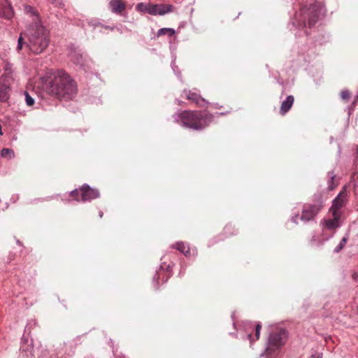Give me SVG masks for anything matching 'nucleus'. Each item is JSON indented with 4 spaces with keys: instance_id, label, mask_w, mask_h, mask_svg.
<instances>
[{
    "instance_id": "obj_1",
    "label": "nucleus",
    "mask_w": 358,
    "mask_h": 358,
    "mask_svg": "<svg viewBox=\"0 0 358 358\" xmlns=\"http://www.w3.org/2000/svg\"><path fill=\"white\" fill-rule=\"evenodd\" d=\"M43 88L49 95L64 100L73 99L78 92L76 82L63 70L52 72L43 83Z\"/></svg>"
},
{
    "instance_id": "obj_2",
    "label": "nucleus",
    "mask_w": 358,
    "mask_h": 358,
    "mask_svg": "<svg viewBox=\"0 0 358 358\" xmlns=\"http://www.w3.org/2000/svg\"><path fill=\"white\" fill-rule=\"evenodd\" d=\"M25 36L28 38L27 48L36 55L43 52L50 43L49 31L40 22L30 24Z\"/></svg>"
},
{
    "instance_id": "obj_3",
    "label": "nucleus",
    "mask_w": 358,
    "mask_h": 358,
    "mask_svg": "<svg viewBox=\"0 0 358 358\" xmlns=\"http://www.w3.org/2000/svg\"><path fill=\"white\" fill-rule=\"evenodd\" d=\"M325 12L324 7L320 2L310 4L308 7L303 6L296 13L293 24L299 28H311Z\"/></svg>"
},
{
    "instance_id": "obj_4",
    "label": "nucleus",
    "mask_w": 358,
    "mask_h": 358,
    "mask_svg": "<svg viewBox=\"0 0 358 358\" xmlns=\"http://www.w3.org/2000/svg\"><path fill=\"white\" fill-rule=\"evenodd\" d=\"M214 115L207 111L184 110L178 115L176 119L180 122L183 127L201 130L208 127L213 122Z\"/></svg>"
},
{
    "instance_id": "obj_5",
    "label": "nucleus",
    "mask_w": 358,
    "mask_h": 358,
    "mask_svg": "<svg viewBox=\"0 0 358 358\" xmlns=\"http://www.w3.org/2000/svg\"><path fill=\"white\" fill-rule=\"evenodd\" d=\"M287 333L285 329H279L270 334L264 355L266 358H275L277 352L285 344Z\"/></svg>"
},
{
    "instance_id": "obj_6",
    "label": "nucleus",
    "mask_w": 358,
    "mask_h": 358,
    "mask_svg": "<svg viewBox=\"0 0 358 358\" xmlns=\"http://www.w3.org/2000/svg\"><path fill=\"white\" fill-rule=\"evenodd\" d=\"M322 208V201L321 200L313 204L304 205L301 215L299 214L292 216L291 220L297 224L299 219L304 222H309L315 218Z\"/></svg>"
},
{
    "instance_id": "obj_7",
    "label": "nucleus",
    "mask_w": 358,
    "mask_h": 358,
    "mask_svg": "<svg viewBox=\"0 0 358 358\" xmlns=\"http://www.w3.org/2000/svg\"><path fill=\"white\" fill-rule=\"evenodd\" d=\"M145 11L153 15H163L173 11V6L171 4H152L145 7Z\"/></svg>"
},
{
    "instance_id": "obj_8",
    "label": "nucleus",
    "mask_w": 358,
    "mask_h": 358,
    "mask_svg": "<svg viewBox=\"0 0 358 358\" xmlns=\"http://www.w3.org/2000/svg\"><path fill=\"white\" fill-rule=\"evenodd\" d=\"M80 192L82 201H88L92 199H96L99 197V192L96 189L91 188L88 185H83L82 187L80 188ZM77 201H80L79 199H76Z\"/></svg>"
},
{
    "instance_id": "obj_9",
    "label": "nucleus",
    "mask_w": 358,
    "mask_h": 358,
    "mask_svg": "<svg viewBox=\"0 0 358 358\" xmlns=\"http://www.w3.org/2000/svg\"><path fill=\"white\" fill-rule=\"evenodd\" d=\"M331 213L333 216L332 219H324L321 222L324 229L334 230L340 227L341 213L336 212H333Z\"/></svg>"
},
{
    "instance_id": "obj_10",
    "label": "nucleus",
    "mask_w": 358,
    "mask_h": 358,
    "mask_svg": "<svg viewBox=\"0 0 358 358\" xmlns=\"http://www.w3.org/2000/svg\"><path fill=\"white\" fill-rule=\"evenodd\" d=\"M183 93L186 95L188 100L194 102L196 105L200 107H205L208 104L205 99L202 98L200 94L191 90H185Z\"/></svg>"
},
{
    "instance_id": "obj_11",
    "label": "nucleus",
    "mask_w": 358,
    "mask_h": 358,
    "mask_svg": "<svg viewBox=\"0 0 358 358\" xmlns=\"http://www.w3.org/2000/svg\"><path fill=\"white\" fill-rule=\"evenodd\" d=\"M347 194L345 192H340L337 196L334 199L332 202V206L330 208V211L331 213L336 212L340 213L339 210L342 208L346 201Z\"/></svg>"
},
{
    "instance_id": "obj_12",
    "label": "nucleus",
    "mask_w": 358,
    "mask_h": 358,
    "mask_svg": "<svg viewBox=\"0 0 358 358\" xmlns=\"http://www.w3.org/2000/svg\"><path fill=\"white\" fill-rule=\"evenodd\" d=\"M13 15V8L8 0H0V16L10 19Z\"/></svg>"
},
{
    "instance_id": "obj_13",
    "label": "nucleus",
    "mask_w": 358,
    "mask_h": 358,
    "mask_svg": "<svg viewBox=\"0 0 358 358\" xmlns=\"http://www.w3.org/2000/svg\"><path fill=\"white\" fill-rule=\"evenodd\" d=\"M21 349V355L24 358H44V357L47 355V353L45 352L44 355L41 357L38 356V354L41 352V350L38 348L35 349L33 347L31 348H29L28 347L25 348L24 344L22 345Z\"/></svg>"
},
{
    "instance_id": "obj_14",
    "label": "nucleus",
    "mask_w": 358,
    "mask_h": 358,
    "mask_svg": "<svg viewBox=\"0 0 358 358\" xmlns=\"http://www.w3.org/2000/svg\"><path fill=\"white\" fill-rule=\"evenodd\" d=\"M111 11L120 15L126 8V5L121 0H110L109 3Z\"/></svg>"
},
{
    "instance_id": "obj_15",
    "label": "nucleus",
    "mask_w": 358,
    "mask_h": 358,
    "mask_svg": "<svg viewBox=\"0 0 358 358\" xmlns=\"http://www.w3.org/2000/svg\"><path fill=\"white\" fill-rule=\"evenodd\" d=\"M294 98L292 95H289L286 97L280 106V113L282 115L286 114L293 105Z\"/></svg>"
},
{
    "instance_id": "obj_16",
    "label": "nucleus",
    "mask_w": 358,
    "mask_h": 358,
    "mask_svg": "<svg viewBox=\"0 0 358 358\" xmlns=\"http://www.w3.org/2000/svg\"><path fill=\"white\" fill-rule=\"evenodd\" d=\"M10 87L0 81V102L6 101L9 98Z\"/></svg>"
},
{
    "instance_id": "obj_17",
    "label": "nucleus",
    "mask_w": 358,
    "mask_h": 358,
    "mask_svg": "<svg viewBox=\"0 0 358 358\" xmlns=\"http://www.w3.org/2000/svg\"><path fill=\"white\" fill-rule=\"evenodd\" d=\"M173 248L182 252L186 257H189L191 255L189 246L186 245L183 242H177L173 245Z\"/></svg>"
},
{
    "instance_id": "obj_18",
    "label": "nucleus",
    "mask_w": 358,
    "mask_h": 358,
    "mask_svg": "<svg viewBox=\"0 0 358 358\" xmlns=\"http://www.w3.org/2000/svg\"><path fill=\"white\" fill-rule=\"evenodd\" d=\"M71 60L76 65H79L80 66H83V56L77 52L71 53Z\"/></svg>"
},
{
    "instance_id": "obj_19",
    "label": "nucleus",
    "mask_w": 358,
    "mask_h": 358,
    "mask_svg": "<svg viewBox=\"0 0 358 358\" xmlns=\"http://www.w3.org/2000/svg\"><path fill=\"white\" fill-rule=\"evenodd\" d=\"M1 156L3 158L10 159L14 158L15 154L12 149L3 148L1 151Z\"/></svg>"
},
{
    "instance_id": "obj_20",
    "label": "nucleus",
    "mask_w": 358,
    "mask_h": 358,
    "mask_svg": "<svg viewBox=\"0 0 358 358\" xmlns=\"http://www.w3.org/2000/svg\"><path fill=\"white\" fill-rule=\"evenodd\" d=\"M175 34V30L171 28H162L158 30L157 33V36H160L162 35H168L169 36H173Z\"/></svg>"
},
{
    "instance_id": "obj_21",
    "label": "nucleus",
    "mask_w": 358,
    "mask_h": 358,
    "mask_svg": "<svg viewBox=\"0 0 358 358\" xmlns=\"http://www.w3.org/2000/svg\"><path fill=\"white\" fill-rule=\"evenodd\" d=\"M348 236H344L341 239V241H340L338 245L334 248V252L338 253L341 250H343V248L345 247V244H346V243L348 241Z\"/></svg>"
},
{
    "instance_id": "obj_22",
    "label": "nucleus",
    "mask_w": 358,
    "mask_h": 358,
    "mask_svg": "<svg viewBox=\"0 0 358 358\" xmlns=\"http://www.w3.org/2000/svg\"><path fill=\"white\" fill-rule=\"evenodd\" d=\"M27 44H28V43H27L24 41V38L22 37V34H20V37L18 38V40H17V45L16 47V50L17 52H20L24 46L27 48Z\"/></svg>"
},
{
    "instance_id": "obj_23",
    "label": "nucleus",
    "mask_w": 358,
    "mask_h": 358,
    "mask_svg": "<svg viewBox=\"0 0 358 358\" xmlns=\"http://www.w3.org/2000/svg\"><path fill=\"white\" fill-rule=\"evenodd\" d=\"M328 176L330 178V180L329 181V189L330 190H332V189H334V187L336 186V185H334V180L335 179L336 176L334 173V172H329L328 173Z\"/></svg>"
},
{
    "instance_id": "obj_24",
    "label": "nucleus",
    "mask_w": 358,
    "mask_h": 358,
    "mask_svg": "<svg viewBox=\"0 0 358 358\" xmlns=\"http://www.w3.org/2000/svg\"><path fill=\"white\" fill-rule=\"evenodd\" d=\"M25 101L27 106H31L34 103V99L32 98L27 92H24Z\"/></svg>"
},
{
    "instance_id": "obj_25",
    "label": "nucleus",
    "mask_w": 358,
    "mask_h": 358,
    "mask_svg": "<svg viewBox=\"0 0 358 358\" xmlns=\"http://www.w3.org/2000/svg\"><path fill=\"white\" fill-rule=\"evenodd\" d=\"M25 10L27 12V13H31L33 15H35L36 16V22H40L38 20V15L36 14V11L34 10V9L33 8V7L30 6H27L25 7Z\"/></svg>"
},
{
    "instance_id": "obj_26",
    "label": "nucleus",
    "mask_w": 358,
    "mask_h": 358,
    "mask_svg": "<svg viewBox=\"0 0 358 358\" xmlns=\"http://www.w3.org/2000/svg\"><path fill=\"white\" fill-rule=\"evenodd\" d=\"M350 93L348 90H345L341 92V96L343 100H347L350 98Z\"/></svg>"
},
{
    "instance_id": "obj_27",
    "label": "nucleus",
    "mask_w": 358,
    "mask_h": 358,
    "mask_svg": "<svg viewBox=\"0 0 358 358\" xmlns=\"http://www.w3.org/2000/svg\"><path fill=\"white\" fill-rule=\"evenodd\" d=\"M261 329H262L261 324L260 323H257L255 325V337H256V339H259V338Z\"/></svg>"
},
{
    "instance_id": "obj_28",
    "label": "nucleus",
    "mask_w": 358,
    "mask_h": 358,
    "mask_svg": "<svg viewBox=\"0 0 358 358\" xmlns=\"http://www.w3.org/2000/svg\"><path fill=\"white\" fill-rule=\"evenodd\" d=\"M309 358H322V353L315 352Z\"/></svg>"
},
{
    "instance_id": "obj_29",
    "label": "nucleus",
    "mask_w": 358,
    "mask_h": 358,
    "mask_svg": "<svg viewBox=\"0 0 358 358\" xmlns=\"http://www.w3.org/2000/svg\"><path fill=\"white\" fill-rule=\"evenodd\" d=\"M136 7H137L138 10H141V11L145 10V11L146 6H144V5L142 3H138Z\"/></svg>"
},
{
    "instance_id": "obj_30",
    "label": "nucleus",
    "mask_w": 358,
    "mask_h": 358,
    "mask_svg": "<svg viewBox=\"0 0 358 358\" xmlns=\"http://www.w3.org/2000/svg\"><path fill=\"white\" fill-rule=\"evenodd\" d=\"M78 189H74V190H73V191H71V195L72 196H77V195H78Z\"/></svg>"
},
{
    "instance_id": "obj_31",
    "label": "nucleus",
    "mask_w": 358,
    "mask_h": 358,
    "mask_svg": "<svg viewBox=\"0 0 358 358\" xmlns=\"http://www.w3.org/2000/svg\"><path fill=\"white\" fill-rule=\"evenodd\" d=\"M10 69V64H7L5 67V71H8Z\"/></svg>"
},
{
    "instance_id": "obj_32",
    "label": "nucleus",
    "mask_w": 358,
    "mask_h": 358,
    "mask_svg": "<svg viewBox=\"0 0 358 358\" xmlns=\"http://www.w3.org/2000/svg\"><path fill=\"white\" fill-rule=\"evenodd\" d=\"M353 278L355 280H357L358 278V273H354L353 274Z\"/></svg>"
},
{
    "instance_id": "obj_33",
    "label": "nucleus",
    "mask_w": 358,
    "mask_h": 358,
    "mask_svg": "<svg viewBox=\"0 0 358 358\" xmlns=\"http://www.w3.org/2000/svg\"><path fill=\"white\" fill-rule=\"evenodd\" d=\"M90 24H91L92 26L96 27V26H97V25H100L101 24H100V23H97V24H92V22H90Z\"/></svg>"
},
{
    "instance_id": "obj_34",
    "label": "nucleus",
    "mask_w": 358,
    "mask_h": 358,
    "mask_svg": "<svg viewBox=\"0 0 358 358\" xmlns=\"http://www.w3.org/2000/svg\"><path fill=\"white\" fill-rule=\"evenodd\" d=\"M29 331V327L27 326V327H25L24 331H25V332H27V331Z\"/></svg>"
},
{
    "instance_id": "obj_35",
    "label": "nucleus",
    "mask_w": 358,
    "mask_h": 358,
    "mask_svg": "<svg viewBox=\"0 0 358 358\" xmlns=\"http://www.w3.org/2000/svg\"><path fill=\"white\" fill-rule=\"evenodd\" d=\"M105 28H106V29H110V30H113V28L110 27H108V26H106V27H105Z\"/></svg>"
},
{
    "instance_id": "obj_36",
    "label": "nucleus",
    "mask_w": 358,
    "mask_h": 358,
    "mask_svg": "<svg viewBox=\"0 0 358 358\" xmlns=\"http://www.w3.org/2000/svg\"><path fill=\"white\" fill-rule=\"evenodd\" d=\"M247 337L248 339H251L252 335L250 334H248Z\"/></svg>"
},
{
    "instance_id": "obj_37",
    "label": "nucleus",
    "mask_w": 358,
    "mask_h": 358,
    "mask_svg": "<svg viewBox=\"0 0 358 358\" xmlns=\"http://www.w3.org/2000/svg\"><path fill=\"white\" fill-rule=\"evenodd\" d=\"M99 216H100V217H102V216H103V213L101 211L99 213Z\"/></svg>"
},
{
    "instance_id": "obj_38",
    "label": "nucleus",
    "mask_w": 358,
    "mask_h": 358,
    "mask_svg": "<svg viewBox=\"0 0 358 358\" xmlns=\"http://www.w3.org/2000/svg\"><path fill=\"white\" fill-rule=\"evenodd\" d=\"M156 275H157V274L154 276V280H155L157 278Z\"/></svg>"
},
{
    "instance_id": "obj_39",
    "label": "nucleus",
    "mask_w": 358,
    "mask_h": 358,
    "mask_svg": "<svg viewBox=\"0 0 358 358\" xmlns=\"http://www.w3.org/2000/svg\"><path fill=\"white\" fill-rule=\"evenodd\" d=\"M357 210H358V208H357Z\"/></svg>"
}]
</instances>
